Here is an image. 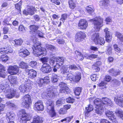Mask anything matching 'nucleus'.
Segmentation results:
<instances>
[{
    "mask_svg": "<svg viewBox=\"0 0 123 123\" xmlns=\"http://www.w3.org/2000/svg\"><path fill=\"white\" fill-rule=\"evenodd\" d=\"M21 2H19L18 4L15 5V8L19 11V12L20 11V8H21Z\"/></svg>",
    "mask_w": 123,
    "mask_h": 123,
    "instance_id": "nucleus-48",
    "label": "nucleus"
},
{
    "mask_svg": "<svg viewBox=\"0 0 123 123\" xmlns=\"http://www.w3.org/2000/svg\"><path fill=\"white\" fill-rule=\"evenodd\" d=\"M93 22L94 28L97 31H99L100 28L103 26V19L102 18L98 17L90 20Z\"/></svg>",
    "mask_w": 123,
    "mask_h": 123,
    "instance_id": "nucleus-5",
    "label": "nucleus"
},
{
    "mask_svg": "<svg viewBox=\"0 0 123 123\" xmlns=\"http://www.w3.org/2000/svg\"><path fill=\"white\" fill-rule=\"evenodd\" d=\"M64 102V100L62 99H60L56 101V105H57L58 106H59L62 105V104H63Z\"/></svg>",
    "mask_w": 123,
    "mask_h": 123,
    "instance_id": "nucleus-45",
    "label": "nucleus"
},
{
    "mask_svg": "<svg viewBox=\"0 0 123 123\" xmlns=\"http://www.w3.org/2000/svg\"><path fill=\"white\" fill-rule=\"evenodd\" d=\"M58 76L56 74L53 75L51 78L52 82L54 83L56 82L58 79Z\"/></svg>",
    "mask_w": 123,
    "mask_h": 123,
    "instance_id": "nucleus-42",
    "label": "nucleus"
},
{
    "mask_svg": "<svg viewBox=\"0 0 123 123\" xmlns=\"http://www.w3.org/2000/svg\"><path fill=\"white\" fill-rule=\"evenodd\" d=\"M81 89L80 87H76L74 91V93L77 96L79 95L81 92Z\"/></svg>",
    "mask_w": 123,
    "mask_h": 123,
    "instance_id": "nucleus-44",
    "label": "nucleus"
},
{
    "mask_svg": "<svg viewBox=\"0 0 123 123\" xmlns=\"http://www.w3.org/2000/svg\"><path fill=\"white\" fill-rule=\"evenodd\" d=\"M61 18L60 19V20L63 21L64 22V21L66 20L67 17V15L66 14H64L62 15L61 16Z\"/></svg>",
    "mask_w": 123,
    "mask_h": 123,
    "instance_id": "nucleus-50",
    "label": "nucleus"
},
{
    "mask_svg": "<svg viewBox=\"0 0 123 123\" xmlns=\"http://www.w3.org/2000/svg\"><path fill=\"white\" fill-rule=\"evenodd\" d=\"M74 81L79 82L81 79V74L80 73L77 72L74 74Z\"/></svg>",
    "mask_w": 123,
    "mask_h": 123,
    "instance_id": "nucleus-23",
    "label": "nucleus"
},
{
    "mask_svg": "<svg viewBox=\"0 0 123 123\" xmlns=\"http://www.w3.org/2000/svg\"><path fill=\"white\" fill-rule=\"evenodd\" d=\"M115 102L119 106L123 107V96H117L115 97Z\"/></svg>",
    "mask_w": 123,
    "mask_h": 123,
    "instance_id": "nucleus-14",
    "label": "nucleus"
},
{
    "mask_svg": "<svg viewBox=\"0 0 123 123\" xmlns=\"http://www.w3.org/2000/svg\"><path fill=\"white\" fill-rule=\"evenodd\" d=\"M109 72L111 75L114 76H116L120 74V72L116 70H114L112 68L110 70Z\"/></svg>",
    "mask_w": 123,
    "mask_h": 123,
    "instance_id": "nucleus-28",
    "label": "nucleus"
},
{
    "mask_svg": "<svg viewBox=\"0 0 123 123\" xmlns=\"http://www.w3.org/2000/svg\"><path fill=\"white\" fill-rule=\"evenodd\" d=\"M42 122L41 118L39 117L36 115L34 117L33 121L31 123H39Z\"/></svg>",
    "mask_w": 123,
    "mask_h": 123,
    "instance_id": "nucleus-29",
    "label": "nucleus"
},
{
    "mask_svg": "<svg viewBox=\"0 0 123 123\" xmlns=\"http://www.w3.org/2000/svg\"><path fill=\"white\" fill-rule=\"evenodd\" d=\"M93 106L90 105L88 107H86V112L85 115L86 116L87 115L88 113L90 112L93 110Z\"/></svg>",
    "mask_w": 123,
    "mask_h": 123,
    "instance_id": "nucleus-30",
    "label": "nucleus"
},
{
    "mask_svg": "<svg viewBox=\"0 0 123 123\" xmlns=\"http://www.w3.org/2000/svg\"><path fill=\"white\" fill-rule=\"evenodd\" d=\"M55 58H51L50 59V61H49V63L51 65L54 66V65L55 62Z\"/></svg>",
    "mask_w": 123,
    "mask_h": 123,
    "instance_id": "nucleus-64",
    "label": "nucleus"
},
{
    "mask_svg": "<svg viewBox=\"0 0 123 123\" xmlns=\"http://www.w3.org/2000/svg\"><path fill=\"white\" fill-rule=\"evenodd\" d=\"M34 108L35 110L43 111L44 109V106L42 101H38L34 104Z\"/></svg>",
    "mask_w": 123,
    "mask_h": 123,
    "instance_id": "nucleus-10",
    "label": "nucleus"
},
{
    "mask_svg": "<svg viewBox=\"0 0 123 123\" xmlns=\"http://www.w3.org/2000/svg\"><path fill=\"white\" fill-rule=\"evenodd\" d=\"M19 67L22 68H27L28 67L27 64L26 63L23 62H21L19 64Z\"/></svg>",
    "mask_w": 123,
    "mask_h": 123,
    "instance_id": "nucleus-33",
    "label": "nucleus"
},
{
    "mask_svg": "<svg viewBox=\"0 0 123 123\" xmlns=\"http://www.w3.org/2000/svg\"><path fill=\"white\" fill-rule=\"evenodd\" d=\"M44 83L47 84L49 82V77L48 76H46L43 78Z\"/></svg>",
    "mask_w": 123,
    "mask_h": 123,
    "instance_id": "nucleus-62",
    "label": "nucleus"
},
{
    "mask_svg": "<svg viewBox=\"0 0 123 123\" xmlns=\"http://www.w3.org/2000/svg\"><path fill=\"white\" fill-rule=\"evenodd\" d=\"M67 112V111L64 109V108H61L59 111V113L61 114H63Z\"/></svg>",
    "mask_w": 123,
    "mask_h": 123,
    "instance_id": "nucleus-59",
    "label": "nucleus"
},
{
    "mask_svg": "<svg viewBox=\"0 0 123 123\" xmlns=\"http://www.w3.org/2000/svg\"><path fill=\"white\" fill-rule=\"evenodd\" d=\"M57 42L58 43L60 44H63L65 42L64 40L62 39H59L57 40Z\"/></svg>",
    "mask_w": 123,
    "mask_h": 123,
    "instance_id": "nucleus-61",
    "label": "nucleus"
},
{
    "mask_svg": "<svg viewBox=\"0 0 123 123\" xmlns=\"http://www.w3.org/2000/svg\"><path fill=\"white\" fill-rule=\"evenodd\" d=\"M94 104L96 106L100 105H101L103 104L105 105H108L110 106L112 105V103L111 100L107 98H103L101 99L97 98L94 101Z\"/></svg>",
    "mask_w": 123,
    "mask_h": 123,
    "instance_id": "nucleus-4",
    "label": "nucleus"
},
{
    "mask_svg": "<svg viewBox=\"0 0 123 123\" xmlns=\"http://www.w3.org/2000/svg\"><path fill=\"white\" fill-rule=\"evenodd\" d=\"M18 54L20 56L25 58L29 55L30 53L27 49H22L19 50Z\"/></svg>",
    "mask_w": 123,
    "mask_h": 123,
    "instance_id": "nucleus-15",
    "label": "nucleus"
},
{
    "mask_svg": "<svg viewBox=\"0 0 123 123\" xmlns=\"http://www.w3.org/2000/svg\"><path fill=\"white\" fill-rule=\"evenodd\" d=\"M104 31L106 34L105 38L106 41L108 42L111 41L112 37L111 33L109 31L107 28H106L104 30Z\"/></svg>",
    "mask_w": 123,
    "mask_h": 123,
    "instance_id": "nucleus-17",
    "label": "nucleus"
},
{
    "mask_svg": "<svg viewBox=\"0 0 123 123\" xmlns=\"http://www.w3.org/2000/svg\"><path fill=\"white\" fill-rule=\"evenodd\" d=\"M67 80H69L71 81H74V75L71 73L68 74L66 77Z\"/></svg>",
    "mask_w": 123,
    "mask_h": 123,
    "instance_id": "nucleus-43",
    "label": "nucleus"
},
{
    "mask_svg": "<svg viewBox=\"0 0 123 123\" xmlns=\"http://www.w3.org/2000/svg\"><path fill=\"white\" fill-rule=\"evenodd\" d=\"M109 2V0H104V1H101L100 2L99 5L101 6L105 5V4H108Z\"/></svg>",
    "mask_w": 123,
    "mask_h": 123,
    "instance_id": "nucleus-57",
    "label": "nucleus"
},
{
    "mask_svg": "<svg viewBox=\"0 0 123 123\" xmlns=\"http://www.w3.org/2000/svg\"><path fill=\"white\" fill-rule=\"evenodd\" d=\"M115 35L120 41L123 42V36L121 33L118 32H116L115 33Z\"/></svg>",
    "mask_w": 123,
    "mask_h": 123,
    "instance_id": "nucleus-39",
    "label": "nucleus"
},
{
    "mask_svg": "<svg viewBox=\"0 0 123 123\" xmlns=\"http://www.w3.org/2000/svg\"><path fill=\"white\" fill-rule=\"evenodd\" d=\"M46 47L47 48L52 51L55 48V47L54 46L51 45H49V44L46 45Z\"/></svg>",
    "mask_w": 123,
    "mask_h": 123,
    "instance_id": "nucleus-60",
    "label": "nucleus"
},
{
    "mask_svg": "<svg viewBox=\"0 0 123 123\" xmlns=\"http://www.w3.org/2000/svg\"><path fill=\"white\" fill-rule=\"evenodd\" d=\"M114 120V121H111L110 122L106 119H102L101 120L100 123H118L117 121H116Z\"/></svg>",
    "mask_w": 123,
    "mask_h": 123,
    "instance_id": "nucleus-37",
    "label": "nucleus"
},
{
    "mask_svg": "<svg viewBox=\"0 0 123 123\" xmlns=\"http://www.w3.org/2000/svg\"><path fill=\"white\" fill-rule=\"evenodd\" d=\"M113 47L115 50L117 52H120L121 51V49L118 47V45L116 44L113 45Z\"/></svg>",
    "mask_w": 123,
    "mask_h": 123,
    "instance_id": "nucleus-49",
    "label": "nucleus"
},
{
    "mask_svg": "<svg viewBox=\"0 0 123 123\" xmlns=\"http://www.w3.org/2000/svg\"><path fill=\"white\" fill-rule=\"evenodd\" d=\"M69 7L71 9H73L75 7V4L72 0H69L68 1Z\"/></svg>",
    "mask_w": 123,
    "mask_h": 123,
    "instance_id": "nucleus-36",
    "label": "nucleus"
},
{
    "mask_svg": "<svg viewBox=\"0 0 123 123\" xmlns=\"http://www.w3.org/2000/svg\"><path fill=\"white\" fill-rule=\"evenodd\" d=\"M6 105L8 107H13L15 106V104L10 101L7 102L6 103Z\"/></svg>",
    "mask_w": 123,
    "mask_h": 123,
    "instance_id": "nucleus-52",
    "label": "nucleus"
},
{
    "mask_svg": "<svg viewBox=\"0 0 123 123\" xmlns=\"http://www.w3.org/2000/svg\"><path fill=\"white\" fill-rule=\"evenodd\" d=\"M92 70L94 72H97L99 70V68L97 66L93 64L92 67Z\"/></svg>",
    "mask_w": 123,
    "mask_h": 123,
    "instance_id": "nucleus-47",
    "label": "nucleus"
},
{
    "mask_svg": "<svg viewBox=\"0 0 123 123\" xmlns=\"http://www.w3.org/2000/svg\"><path fill=\"white\" fill-rule=\"evenodd\" d=\"M22 105L25 108H28L31 104V101L30 96L26 95L23 96L22 98Z\"/></svg>",
    "mask_w": 123,
    "mask_h": 123,
    "instance_id": "nucleus-6",
    "label": "nucleus"
},
{
    "mask_svg": "<svg viewBox=\"0 0 123 123\" xmlns=\"http://www.w3.org/2000/svg\"><path fill=\"white\" fill-rule=\"evenodd\" d=\"M78 26L80 28L82 29H86L88 26L87 22L86 20L81 19L79 21Z\"/></svg>",
    "mask_w": 123,
    "mask_h": 123,
    "instance_id": "nucleus-16",
    "label": "nucleus"
},
{
    "mask_svg": "<svg viewBox=\"0 0 123 123\" xmlns=\"http://www.w3.org/2000/svg\"><path fill=\"white\" fill-rule=\"evenodd\" d=\"M19 67L17 66H10L7 69L8 73L11 75L16 74L19 71Z\"/></svg>",
    "mask_w": 123,
    "mask_h": 123,
    "instance_id": "nucleus-8",
    "label": "nucleus"
},
{
    "mask_svg": "<svg viewBox=\"0 0 123 123\" xmlns=\"http://www.w3.org/2000/svg\"><path fill=\"white\" fill-rule=\"evenodd\" d=\"M20 113L21 115L20 122L21 123H25L27 121L31 119L30 115L27 113L25 110H21L20 111Z\"/></svg>",
    "mask_w": 123,
    "mask_h": 123,
    "instance_id": "nucleus-7",
    "label": "nucleus"
},
{
    "mask_svg": "<svg viewBox=\"0 0 123 123\" xmlns=\"http://www.w3.org/2000/svg\"><path fill=\"white\" fill-rule=\"evenodd\" d=\"M19 31L20 32H25V30L24 27L22 25H20L18 27Z\"/></svg>",
    "mask_w": 123,
    "mask_h": 123,
    "instance_id": "nucleus-51",
    "label": "nucleus"
},
{
    "mask_svg": "<svg viewBox=\"0 0 123 123\" xmlns=\"http://www.w3.org/2000/svg\"><path fill=\"white\" fill-rule=\"evenodd\" d=\"M97 43H95L96 44H98L100 45H103L105 43V42L104 39L102 37H99L98 40H97Z\"/></svg>",
    "mask_w": 123,
    "mask_h": 123,
    "instance_id": "nucleus-32",
    "label": "nucleus"
},
{
    "mask_svg": "<svg viewBox=\"0 0 123 123\" xmlns=\"http://www.w3.org/2000/svg\"><path fill=\"white\" fill-rule=\"evenodd\" d=\"M107 83L103 81H102L99 84V86L102 87V88H101V89H104L105 88H106V85Z\"/></svg>",
    "mask_w": 123,
    "mask_h": 123,
    "instance_id": "nucleus-46",
    "label": "nucleus"
},
{
    "mask_svg": "<svg viewBox=\"0 0 123 123\" xmlns=\"http://www.w3.org/2000/svg\"><path fill=\"white\" fill-rule=\"evenodd\" d=\"M55 58L56 61L57 62L56 66L60 68L64 63V58L62 57H58Z\"/></svg>",
    "mask_w": 123,
    "mask_h": 123,
    "instance_id": "nucleus-19",
    "label": "nucleus"
},
{
    "mask_svg": "<svg viewBox=\"0 0 123 123\" xmlns=\"http://www.w3.org/2000/svg\"><path fill=\"white\" fill-rule=\"evenodd\" d=\"M85 37V34L83 32H80L76 34L75 40L76 42H80L84 39Z\"/></svg>",
    "mask_w": 123,
    "mask_h": 123,
    "instance_id": "nucleus-12",
    "label": "nucleus"
},
{
    "mask_svg": "<svg viewBox=\"0 0 123 123\" xmlns=\"http://www.w3.org/2000/svg\"><path fill=\"white\" fill-rule=\"evenodd\" d=\"M37 64V62L35 61H31L29 63L30 66L32 67H36Z\"/></svg>",
    "mask_w": 123,
    "mask_h": 123,
    "instance_id": "nucleus-53",
    "label": "nucleus"
},
{
    "mask_svg": "<svg viewBox=\"0 0 123 123\" xmlns=\"http://www.w3.org/2000/svg\"><path fill=\"white\" fill-rule=\"evenodd\" d=\"M59 86L60 87V92L68 94L69 92V89L65 83L61 82L60 83Z\"/></svg>",
    "mask_w": 123,
    "mask_h": 123,
    "instance_id": "nucleus-9",
    "label": "nucleus"
},
{
    "mask_svg": "<svg viewBox=\"0 0 123 123\" xmlns=\"http://www.w3.org/2000/svg\"><path fill=\"white\" fill-rule=\"evenodd\" d=\"M39 26L37 25H31L30 26V30L34 32L37 31V30L39 28Z\"/></svg>",
    "mask_w": 123,
    "mask_h": 123,
    "instance_id": "nucleus-34",
    "label": "nucleus"
},
{
    "mask_svg": "<svg viewBox=\"0 0 123 123\" xmlns=\"http://www.w3.org/2000/svg\"><path fill=\"white\" fill-rule=\"evenodd\" d=\"M105 114L111 121H112L114 120H114L117 121L116 119V117L113 115L114 113L113 112L108 111L106 112Z\"/></svg>",
    "mask_w": 123,
    "mask_h": 123,
    "instance_id": "nucleus-21",
    "label": "nucleus"
},
{
    "mask_svg": "<svg viewBox=\"0 0 123 123\" xmlns=\"http://www.w3.org/2000/svg\"><path fill=\"white\" fill-rule=\"evenodd\" d=\"M6 70L4 71H0V77L5 78L6 75Z\"/></svg>",
    "mask_w": 123,
    "mask_h": 123,
    "instance_id": "nucleus-55",
    "label": "nucleus"
},
{
    "mask_svg": "<svg viewBox=\"0 0 123 123\" xmlns=\"http://www.w3.org/2000/svg\"><path fill=\"white\" fill-rule=\"evenodd\" d=\"M41 70L44 73L50 72L52 70L51 67L47 63L43 64L41 69Z\"/></svg>",
    "mask_w": 123,
    "mask_h": 123,
    "instance_id": "nucleus-11",
    "label": "nucleus"
},
{
    "mask_svg": "<svg viewBox=\"0 0 123 123\" xmlns=\"http://www.w3.org/2000/svg\"><path fill=\"white\" fill-rule=\"evenodd\" d=\"M35 7L33 6H29L27 8V10H24L23 11L24 14L26 15H32L34 13Z\"/></svg>",
    "mask_w": 123,
    "mask_h": 123,
    "instance_id": "nucleus-13",
    "label": "nucleus"
},
{
    "mask_svg": "<svg viewBox=\"0 0 123 123\" xmlns=\"http://www.w3.org/2000/svg\"><path fill=\"white\" fill-rule=\"evenodd\" d=\"M9 58L6 54H3L1 55L0 58V60L2 61V62H5L8 61Z\"/></svg>",
    "mask_w": 123,
    "mask_h": 123,
    "instance_id": "nucleus-31",
    "label": "nucleus"
},
{
    "mask_svg": "<svg viewBox=\"0 0 123 123\" xmlns=\"http://www.w3.org/2000/svg\"><path fill=\"white\" fill-rule=\"evenodd\" d=\"M67 102L68 103H72L74 102V99L73 98L70 97H69L66 99Z\"/></svg>",
    "mask_w": 123,
    "mask_h": 123,
    "instance_id": "nucleus-58",
    "label": "nucleus"
},
{
    "mask_svg": "<svg viewBox=\"0 0 123 123\" xmlns=\"http://www.w3.org/2000/svg\"><path fill=\"white\" fill-rule=\"evenodd\" d=\"M69 68V69H71V70H76L77 69V66L73 64L70 65Z\"/></svg>",
    "mask_w": 123,
    "mask_h": 123,
    "instance_id": "nucleus-63",
    "label": "nucleus"
},
{
    "mask_svg": "<svg viewBox=\"0 0 123 123\" xmlns=\"http://www.w3.org/2000/svg\"><path fill=\"white\" fill-rule=\"evenodd\" d=\"M5 84L6 83V82H5ZM6 84L5 85H1L0 87L2 90L3 92L5 93H7L6 95V96L8 98H13L15 95L16 91L13 90L11 91L9 85L7 84V82H6Z\"/></svg>",
    "mask_w": 123,
    "mask_h": 123,
    "instance_id": "nucleus-2",
    "label": "nucleus"
},
{
    "mask_svg": "<svg viewBox=\"0 0 123 123\" xmlns=\"http://www.w3.org/2000/svg\"><path fill=\"white\" fill-rule=\"evenodd\" d=\"M69 67L67 66H64L61 69V72L63 74H65L69 72Z\"/></svg>",
    "mask_w": 123,
    "mask_h": 123,
    "instance_id": "nucleus-25",
    "label": "nucleus"
},
{
    "mask_svg": "<svg viewBox=\"0 0 123 123\" xmlns=\"http://www.w3.org/2000/svg\"><path fill=\"white\" fill-rule=\"evenodd\" d=\"M105 105L103 104L101 105H99L98 106H96L95 109L96 113L99 115H102L103 114V110L104 109Z\"/></svg>",
    "mask_w": 123,
    "mask_h": 123,
    "instance_id": "nucleus-18",
    "label": "nucleus"
},
{
    "mask_svg": "<svg viewBox=\"0 0 123 123\" xmlns=\"http://www.w3.org/2000/svg\"><path fill=\"white\" fill-rule=\"evenodd\" d=\"M116 114L123 119V112L121 110H117L115 111Z\"/></svg>",
    "mask_w": 123,
    "mask_h": 123,
    "instance_id": "nucleus-38",
    "label": "nucleus"
},
{
    "mask_svg": "<svg viewBox=\"0 0 123 123\" xmlns=\"http://www.w3.org/2000/svg\"><path fill=\"white\" fill-rule=\"evenodd\" d=\"M33 41L34 44L32 48L34 55L36 56L46 55L47 52L46 49L41 46L37 38H35Z\"/></svg>",
    "mask_w": 123,
    "mask_h": 123,
    "instance_id": "nucleus-1",
    "label": "nucleus"
},
{
    "mask_svg": "<svg viewBox=\"0 0 123 123\" xmlns=\"http://www.w3.org/2000/svg\"><path fill=\"white\" fill-rule=\"evenodd\" d=\"M8 80L10 83L12 84H16L17 83V78L15 76H10L8 77Z\"/></svg>",
    "mask_w": 123,
    "mask_h": 123,
    "instance_id": "nucleus-26",
    "label": "nucleus"
},
{
    "mask_svg": "<svg viewBox=\"0 0 123 123\" xmlns=\"http://www.w3.org/2000/svg\"><path fill=\"white\" fill-rule=\"evenodd\" d=\"M31 85L29 84H22L19 86V89L20 92H25L28 89L29 87L31 86Z\"/></svg>",
    "mask_w": 123,
    "mask_h": 123,
    "instance_id": "nucleus-20",
    "label": "nucleus"
},
{
    "mask_svg": "<svg viewBox=\"0 0 123 123\" xmlns=\"http://www.w3.org/2000/svg\"><path fill=\"white\" fill-rule=\"evenodd\" d=\"M47 106L46 111L51 117L55 116L56 113L54 109L53 102L50 99L47 100L45 103Z\"/></svg>",
    "mask_w": 123,
    "mask_h": 123,
    "instance_id": "nucleus-3",
    "label": "nucleus"
},
{
    "mask_svg": "<svg viewBox=\"0 0 123 123\" xmlns=\"http://www.w3.org/2000/svg\"><path fill=\"white\" fill-rule=\"evenodd\" d=\"M99 34L98 33H95L92 35L91 39L94 43H97L98 42L97 40L99 38Z\"/></svg>",
    "mask_w": 123,
    "mask_h": 123,
    "instance_id": "nucleus-24",
    "label": "nucleus"
},
{
    "mask_svg": "<svg viewBox=\"0 0 123 123\" xmlns=\"http://www.w3.org/2000/svg\"><path fill=\"white\" fill-rule=\"evenodd\" d=\"M12 41L13 43H15L14 45L20 46L22 45L23 41L20 38L18 39H15Z\"/></svg>",
    "mask_w": 123,
    "mask_h": 123,
    "instance_id": "nucleus-27",
    "label": "nucleus"
},
{
    "mask_svg": "<svg viewBox=\"0 0 123 123\" xmlns=\"http://www.w3.org/2000/svg\"><path fill=\"white\" fill-rule=\"evenodd\" d=\"M73 117V116H71V117H67L64 119H63L61 120V121L62 122L64 121H66L69 122L70 121L71 119Z\"/></svg>",
    "mask_w": 123,
    "mask_h": 123,
    "instance_id": "nucleus-56",
    "label": "nucleus"
},
{
    "mask_svg": "<svg viewBox=\"0 0 123 123\" xmlns=\"http://www.w3.org/2000/svg\"><path fill=\"white\" fill-rule=\"evenodd\" d=\"M47 91V95L49 97H51L54 95L55 93L54 90L52 89H48Z\"/></svg>",
    "mask_w": 123,
    "mask_h": 123,
    "instance_id": "nucleus-40",
    "label": "nucleus"
},
{
    "mask_svg": "<svg viewBox=\"0 0 123 123\" xmlns=\"http://www.w3.org/2000/svg\"><path fill=\"white\" fill-rule=\"evenodd\" d=\"M37 83L40 86H42L43 84L44 83L43 79L41 78L38 80L37 81Z\"/></svg>",
    "mask_w": 123,
    "mask_h": 123,
    "instance_id": "nucleus-54",
    "label": "nucleus"
},
{
    "mask_svg": "<svg viewBox=\"0 0 123 123\" xmlns=\"http://www.w3.org/2000/svg\"><path fill=\"white\" fill-rule=\"evenodd\" d=\"M6 53H12L13 52V49L10 46H8L5 48Z\"/></svg>",
    "mask_w": 123,
    "mask_h": 123,
    "instance_id": "nucleus-41",
    "label": "nucleus"
},
{
    "mask_svg": "<svg viewBox=\"0 0 123 123\" xmlns=\"http://www.w3.org/2000/svg\"><path fill=\"white\" fill-rule=\"evenodd\" d=\"M36 72L33 69H31L29 71V77L31 78H33L36 76Z\"/></svg>",
    "mask_w": 123,
    "mask_h": 123,
    "instance_id": "nucleus-22",
    "label": "nucleus"
},
{
    "mask_svg": "<svg viewBox=\"0 0 123 123\" xmlns=\"http://www.w3.org/2000/svg\"><path fill=\"white\" fill-rule=\"evenodd\" d=\"M86 9L87 12L90 14L94 12L93 7L92 6H89L86 7Z\"/></svg>",
    "mask_w": 123,
    "mask_h": 123,
    "instance_id": "nucleus-35",
    "label": "nucleus"
}]
</instances>
